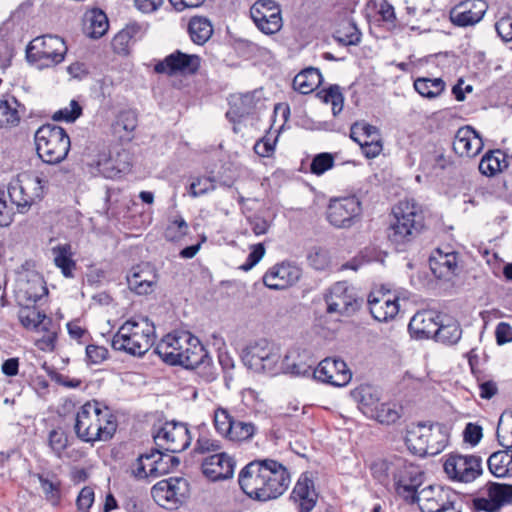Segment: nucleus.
<instances>
[{
    "label": "nucleus",
    "instance_id": "nucleus-42",
    "mask_svg": "<svg viewBox=\"0 0 512 512\" xmlns=\"http://www.w3.org/2000/svg\"><path fill=\"white\" fill-rule=\"evenodd\" d=\"M188 31L191 37V40L198 44L202 45L209 40L213 33V28L210 21L204 17H193L189 21Z\"/></svg>",
    "mask_w": 512,
    "mask_h": 512
},
{
    "label": "nucleus",
    "instance_id": "nucleus-4",
    "mask_svg": "<svg viewBox=\"0 0 512 512\" xmlns=\"http://www.w3.org/2000/svg\"><path fill=\"white\" fill-rule=\"evenodd\" d=\"M155 353L169 365L192 369L207 357V350L200 340L189 332L168 334L156 346Z\"/></svg>",
    "mask_w": 512,
    "mask_h": 512
},
{
    "label": "nucleus",
    "instance_id": "nucleus-55",
    "mask_svg": "<svg viewBox=\"0 0 512 512\" xmlns=\"http://www.w3.org/2000/svg\"><path fill=\"white\" fill-rule=\"evenodd\" d=\"M192 370H196L197 375L206 383L214 381L218 375L209 353H207V357L202 359L201 363L193 367Z\"/></svg>",
    "mask_w": 512,
    "mask_h": 512
},
{
    "label": "nucleus",
    "instance_id": "nucleus-53",
    "mask_svg": "<svg viewBox=\"0 0 512 512\" xmlns=\"http://www.w3.org/2000/svg\"><path fill=\"white\" fill-rule=\"evenodd\" d=\"M334 166V157L332 154L323 152L317 154L310 164V171L315 175H322Z\"/></svg>",
    "mask_w": 512,
    "mask_h": 512
},
{
    "label": "nucleus",
    "instance_id": "nucleus-27",
    "mask_svg": "<svg viewBox=\"0 0 512 512\" xmlns=\"http://www.w3.org/2000/svg\"><path fill=\"white\" fill-rule=\"evenodd\" d=\"M30 478L39 482L43 498L52 507H59L62 501V481L59 476L51 470L29 471Z\"/></svg>",
    "mask_w": 512,
    "mask_h": 512
},
{
    "label": "nucleus",
    "instance_id": "nucleus-2",
    "mask_svg": "<svg viewBox=\"0 0 512 512\" xmlns=\"http://www.w3.org/2000/svg\"><path fill=\"white\" fill-rule=\"evenodd\" d=\"M117 423L111 410L103 403L92 400L77 412L74 430L83 442L108 441L115 434Z\"/></svg>",
    "mask_w": 512,
    "mask_h": 512
},
{
    "label": "nucleus",
    "instance_id": "nucleus-40",
    "mask_svg": "<svg viewBox=\"0 0 512 512\" xmlns=\"http://www.w3.org/2000/svg\"><path fill=\"white\" fill-rule=\"evenodd\" d=\"M109 22L101 10H92L85 18V32L92 39H99L108 30Z\"/></svg>",
    "mask_w": 512,
    "mask_h": 512
},
{
    "label": "nucleus",
    "instance_id": "nucleus-10",
    "mask_svg": "<svg viewBox=\"0 0 512 512\" xmlns=\"http://www.w3.org/2000/svg\"><path fill=\"white\" fill-rule=\"evenodd\" d=\"M408 448L419 456H434L441 453L447 445L448 435L441 424H418L407 432Z\"/></svg>",
    "mask_w": 512,
    "mask_h": 512
},
{
    "label": "nucleus",
    "instance_id": "nucleus-48",
    "mask_svg": "<svg viewBox=\"0 0 512 512\" xmlns=\"http://www.w3.org/2000/svg\"><path fill=\"white\" fill-rule=\"evenodd\" d=\"M55 265L61 269L66 278L73 277V269L76 267L75 261L71 258L69 246H59L53 249Z\"/></svg>",
    "mask_w": 512,
    "mask_h": 512
},
{
    "label": "nucleus",
    "instance_id": "nucleus-33",
    "mask_svg": "<svg viewBox=\"0 0 512 512\" xmlns=\"http://www.w3.org/2000/svg\"><path fill=\"white\" fill-rule=\"evenodd\" d=\"M157 275L148 265H137L127 275V284L131 291L138 295H147L153 291Z\"/></svg>",
    "mask_w": 512,
    "mask_h": 512
},
{
    "label": "nucleus",
    "instance_id": "nucleus-25",
    "mask_svg": "<svg viewBox=\"0 0 512 512\" xmlns=\"http://www.w3.org/2000/svg\"><path fill=\"white\" fill-rule=\"evenodd\" d=\"M235 461L225 452L214 453L202 461V473L211 481L229 479L234 474Z\"/></svg>",
    "mask_w": 512,
    "mask_h": 512
},
{
    "label": "nucleus",
    "instance_id": "nucleus-56",
    "mask_svg": "<svg viewBox=\"0 0 512 512\" xmlns=\"http://www.w3.org/2000/svg\"><path fill=\"white\" fill-rule=\"evenodd\" d=\"M81 114L82 107L77 101L72 100L68 107H64L54 113L53 120L74 122Z\"/></svg>",
    "mask_w": 512,
    "mask_h": 512
},
{
    "label": "nucleus",
    "instance_id": "nucleus-41",
    "mask_svg": "<svg viewBox=\"0 0 512 512\" xmlns=\"http://www.w3.org/2000/svg\"><path fill=\"white\" fill-rule=\"evenodd\" d=\"M141 33V26L133 23L126 25L119 31L112 40V47L117 54H128L130 44L136 40L137 36Z\"/></svg>",
    "mask_w": 512,
    "mask_h": 512
},
{
    "label": "nucleus",
    "instance_id": "nucleus-20",
    "mask_svg": "<svg viewBox=\"0 0 512 512\" xmlns=\"http://www.w3.org/2000/svg\"><path fill=\"white\" fill-rule=\"evenodd\" d=\"M485 487L488 497L473 499L475 511L498 512L503 506L512 503V484L488 482Z\"/></svg>",
    "mask_w": 512,
    "mask_h": 512
},
{
    "label": "nucleus",
    "instance_id": "nucleus-35",
    "mask_svg": "<svg viewBox=\"0 0 512 512\" xmlns=\"http://www.w3.org/2000/svg\"><path fill=\"white\" fill-rule=\"evenodd\" d=\"M20 108L23 106L14 96L3 95L0 98V128L18 126L23 113Z\"/></svg>",
    "mask_w": 512,
    "mask_h": 512
},
{
    "label": "nucleus",
    "instance_id": "nucleus-19",
    "mask_svg": "<svg viewBox=\"0 0 512 512\" xmlns=\"http://www.w3.org/2000/svg\"><path fill=\"white\" fill-rule=\"evenodd\" d=\"M201 65V58L196 54H186L180 50H176L159 61L154 70L157 73L167 75H194L197 73Z\"/></svg>",
    "mask_w": 512,
    "mask_h": 512
},
{
    "label": "nucleus",
    "instance_id": "nucleus-29",
    "mask_svg": "<svg viewBox=\"0 0 512 512\" xmlns=\"http://www.w3.org/2000/svg\"><path fill=\"white\" fill-rule=\"evenodd\" d=\"M440 320V315L432 310L418 311L411 318L408 330L415 339L433 338Z\"/></svg>",
    "mask_w": 512,
    "mask_h": 512
},
{
    "label": "nucleus",
    "instance_id": "nucleus-50",
    "mask_svg": "<svg viewBox=\"0 0 512 512\" xmlns=\"http://www.w3.org/2000/svg\"><path fill=\"white\" fill-rule=\"evenodd\" d=\"M48 445L51 452L61 459L64 450L68 447V436L61 429H53L48 434Z\"/></svg>",
    "mask_w": 512,
    "mask_h": 512
},
{
    "label": "nucleus",
    "instance_id": "nucleus-26",
    "mask_svg": "<svg viewBox=\"0 0 512 512\" xmlns=\"http://www.w3.org/2000/svg\"><path fill=\"white\" fill-rule=\"evenodd\" d=\"M310 357L306 350L293 348L287 351L282 361L279 363V372L290 374L295 377L313 376V362H309Z\"/></svg>",
    "mask_w": 512,
    "mask_h": 512
},
{
    "label": "nucleus",
    "instance_id": "nucleus-28",
    "mask_svg": "<svg viewBox=\"0 0 512 512\" xmlns=\"http://www.w3.org/2000/svg\"><path fill=\"white\" fill-rule=\"evenodd\" d=\"M484 143L479 133L471 126L458 129L453 141V150L461 157H475L483 149Z\"/></svg>",
    "mask_w": 512,
    "mask_h": 512
},
{
    "label": "nucleus",
    "instance_id": "nucleus-60",
    "mask_svg": "<svg viewBox=\"0 0 512 512\" xmlns=\"http://www.w3.org/2000/svg\"><path fill=\"white\" fill-rule=\"evenodd\" d=\"M483 437V428L477 423L469 422L463 430V440L471 446H476Z\"/></svg>",
    "mask_w": 512,
    "mask_h": 512
},
{
    "label": "nucleus",
    "instance_id": "nucleus-6",
    "mask_svg": "<svg viewBox=\"0 0 512 512\" xmlns=\"http://www.w3.org/2000/svg\"><path fill=\"white\" fill-rule=\"evenodd\" d=\"M394 221L388 228V239L397 250L415 239L424 227V216L420 206L413 200L400 201L393 208Z\"/></svg>",
    "mask_w": 512,
    "mask_h": 512
},
{
    "label": "nucleus",
    "instance_id": "nucleus-54",
    "mask_svg": "<svg viewBox=\"0 0 512 512\" xmlns=\"http://www.w3.org/2000/svg\"><path fill=\"white\" fill-rule=\"evenodd\" d=\"M188 231V225L186 221L181 217H176L170 221L165 229V238L169 241H176L186 235Z\"/></svg>",
    "mask_w": 512,
    "mask_h": 512
},
{
    "label": "nucleus",
    "instance_id": "nucleus-21",
    "mask_svg": "<svg viewBox=\"0 0 512 512\" xmlns=\"http://www.w3.org/2000/svg\"><path fill=\"white\" fill-rule=\"evenodd\" d=\"M313 377L323 383L341 387L351 379V372L341 359L325 358L313 370Z\"/></svg>",
    "mask_w": 512,
    "mask_h": 512
},
{
    "label": "nucleus",
    "instance_id": "nucleus-14",
    "mask_svg": "<svg viewBox=\"0 0 512 512\" xmlns=\"http://www.w3.org/2000/svg\"><path fill=\"white\" fill-rule=\"evenodd\" d=\"M153 438L158 448L169 453L184 451L192 441L187 424L177 421L165 422Z\"/></svg>",
    "mask_w": 512,
    "mask_h": 512
},
{
    "label": "nucleus",
    "instance_id": "nucleus-39",
    "mask_svg": "<svg viewBox=\"0 0 512 512\" xmlns=\"http://www.w3.org/2000/svg\"><path fill=\"white\" fill-rule=\"evenodd\" d=\"M321 82V73L316 68H307L298 73L293 79V88L301 94H309Z\"/></svg>",
    "mask_w": 512,
    "mask_h": 512
},
{
    "label": "nucleus",
    "instance_id": "nucleus-31",
    "mask_svg": "<svg viewBox=\"0 0 512 512\" xmlns=\"http://www.w3.org/2000/svg\"><path fill=\"white\" fill-rule=\"evenodd\" d=\"M370 313L379 322H387L393 319L399 312L398 297L390 293L378 296L370 294L368 297Z\"/></svg>",
    "mask_w": 512,
    "mask_h": 512
},
{
    "label": "nucleus",
    "instance_id": "nucleus-51",
    "mask_svg": "<svg viewBox=\"0 0 512 512\" xmlns=\"http://www.w3.org/2000/svg\"><path fill=\"white\" fill-rule=\"evenodd\" d=\"M216 188L215 179L207 176H199L192 179L189 186V194L196 198L213 191Z\"/></svg>",
    "mask_w": 512,
    "mask_h": 512
},
{
    "label": "nucleus",
    "instance_id": "nucleus-36",
    "mask_svg": "<svg viewBox=\"0 0 512 512\" xmlns=\"http://www.w3.org/2000/svg\"><path fill=\"white\" fill-rule=\"evenodd\" d=\"M461 337V325L453 318L441 319L433 336L436 342L446 346L457 344Z\"/></svg>",
    "mask_w": 512,
    "mask_h": 512
},
{
    "label": "nucleus",
    "instance_id": "nucleus-63",
    "mask_svg": "<svg viewBox=\"0 0 512 512\" xmlns=\"http://www.w3.org/2000/svg\"><path fill=\"white\" fill-rule=\"evenodd\" d=\"M424 161L426 164H430L433 170H444L451 164L449 158L445 156L442 150L427 153Z\"/></svg>",
    "mask_w": 512,
    "mask_h": 512
},
{
    "label": "nucleus",
    "instance_id": "nucleus-46",
    "mask_svg": "<svg viewBox=\"0 0 512 512\" xmlns=\"http://www.w3.org/2000/svg\"><path fill=\"white\" fill-rule=\"evenodd\" d=\"M333 38L343 46L358 45L361 41V32L354 22H347L335 32Z\"/></svg>",
    "mask_w": 512,
    "mask_h": 512
},
{
    "label": "nucleus",
    "instance_id": "nucleus-43",
    "mask_svg": "<svg viewBox=\"0 0 512 512\" xmlns=\"http://www.w3.org/2000/svg\"><path fill=\"white\" fill-rule=\"evenodd\" d=\"M445 82L441 78H426L420 77L414 81L415 90L422 96L428 99H435L440 96L445 90Z\"/></svg>",
    "mask_w": 512,
    "mask_h": 512
},
{
    "label": "nucleus",
    "instance_id": "nucleus-23",
    "mask_svg": "<svg viewBox=\"0 0 512 512\" xmlns=\"http://www.w3.org/2000/svg\"><path fill=\"white\" fill-rule=\"evenodd\" d=\"M487 9L485 0H465L450 10V20L458 27L474 26L482 20Z\"/></svg>",
    "mask_w": 512,
    "mask_h": 512
},
{
    "label": "nucleus",
    "instance_id": "nucleus-32",
    "mask_svg": "<svg viewBox=\"0 0 512 512\" xmlns=\"http://www.w3.org/2000/svg\"><path fill=\"white\" fill-rule=\"evenodd\" d=\"M257 91L248 92L246 94L232 96L229 104L230 108L226 112V117L231 122H239L242 118L249 116L259 109L262 101L256 97Z\"/></svg>",
    "mask_w": 512,
    "mask_h": 512
},
{
    "label": "nucleus",
    "instance_id": "nucleus-11",
    "mask_svg": "<svg viewBox=\"0 0 512 512\" xmlns=\"http://www.w3.org/2000/svg\"><path fill=\"white\" fill-rule=\"evenodd\" d=\"M420 510L422 512H462V496L449 487L428 486L418 495Z\"/></svg>",
    "mask_w": 512,
    "mask_h": 512
},
{
    "label": "nucleus",
    "instance_id": "nucleus-5",
    "mask_svg": "<svg viewBox=\"0 0 512 512\" xmlns=\"http://www.w3.org/2000/svg\"><path fill=\"white\" fill-rule=\"evenodd\" d=\"M155 326L147 317L125 321L114 334L111 346L134 357L144 356L155 342Z\"/></svg>",
    "mask_w": 512,
    "mask_h": 512
},
{
    "label": "nucleus",
    "instance_id": "nucleus-18",
    "mask_svg": "<svg viewBox=\"0 0 512 512\" xmlns=\"http://www.w3.org/2000/svg\"><path fill=\"white\" fill-rule=\"evenodd\" d=\"M324 298L328 314L349 315L359 308L353 289L346 281L333 284Z\"/></svg>",
    "mask_w": 512,
    "mask_h": 512
},
{
    "label": "nucleus",
    "instance_id": "nucleus-3",
    "mask_svg": "<svg viewBox=\"0 0 512 512\" xmlns=\"http://www.w3.org/2000/svg\"><path fill=\"white\" fill-rule=\"evenodd\" d=\"M374 471L380 473L378 479L382 482L391 479L395 493L408 503L418 501V488L423 484L424 472L421 467L396 457L383 460L374 465Z\"/></svg>",
    "mask_w": 512,
    "mask_h": 512
},
{
    "label": "nucleus",
    "instance_id": "nucleus-47",
    "mask_svg": "<svg viewBox=\"0 0 512 512\" xmlns=\"http://www.w3.org/2000/svg\"><path fill=\"white\" fill-rule=\"evenodd\" d=\"M255 432L256 427L252 422L234 420L226 438L235 442H243L250 440Z\"/></svg>",
    "mask_w": 512,
    "mask_h": 512
},
{
    "label": "nucleus",
    "instance_id": "nucleus-15",
    "mask_svg": "<svg viewBox=\"0 0 512 512\" xmlns=\"http://www.w3.org/2000/svg\"><path fill=\"white\" fill-rule=\"evenodd\" d=\"M189 484L181 477H170L157 482L151 488V496L161 507L172 509L181 504L187 497Z\"/></svg>",
    "mask_w": 512,
    "mask_h": 512
},
{
    "label": "nucleus",
    "instance_id": "nucleus-64",
    "mask_svg": "<svg viewBox=\"0 0 512 512\" xmlns=\"http://www.w3.org/2000/svg\"><path fill=\"white\" fill-rule=\"evenodd\" d=\"M94 489L90 486H85L81 489L76 499V505L80 512H88L94 503Z\"/></svg>",
    "mask_w": 512,
    "mask_h": 512
},
{
    "label": "nucleus",
    "instance_id": "nucleus-9",
    "mask_svg": "<svg viewBox=\"0 0 512 512\" xmlns=\"http://www.w3.org/2000/svg\"><path fill=\"white\" fill-rule=\"evenodd\" d=\"M241 360L255 373L276 375L279 373L281 360L280 348L267 339H258L243 348Z\"/></svg>",
    "mask_w": 512,
    "mask_h": 512
},
{
    "label": "nucleus",
    "instance_id": "nucleus-38",
    "mask_svg": "<svg viewBox=\"0 0 512 512\" xmlns=\"http://www.w3.org/2000/svg\"><path fill=\"white\" fill-rule=\"evenodd\" d=\"M490 472L496 477L512 475V449L500 450L492 453L487 461Z\"/></svg>",
    "mask_w": 512,
    "mask_h": 512
},
{
    "label": "nucleus",
    "instance_id": "nucleus-17",
    "mask_svg": "<svg viewBox=\"0 0 512 512\" xmlns=\"http://www.w3.org/2000/svg\"><path fill=\"white\" fill-rule=\"evenodd\" d=\"M250 16L264 34L272 35L282 28L281 9L274 0L256 1L250 8Z\"/></svg>",
    "mask_w": 512,
    "mask_h": 512
},
{
    "label": "nucleus",
    "instance_id": "nucleus-44",
    "mask_svg": "<svg viewBox=\"0 0 512 512\" xmlns=\"http://www.w3.org/2000/svg\"><path fill=\"white\" fill-rule=\"evenodd\" d=\"M158 454V449H152L149 453L141 454L137 459L130 465V473L135 479L141 480L151 477L149 468L155 457Z\"/></svg>",
    "mask_w": 512,
    "mask_h": 512
},
{
    "label": "nucleus",
    "instance_id": "nucleus-57",
    "mask_svg": "<svg viewBox=\"0 0 512 512\" xmlns=\"http://www.w3.org/2000/svg\"><path fill=\"white\" fill-rule=\"evenodd\" d=\"M357 130H361V135L367 140L375 138V136H379V130L377 127L365 122H356L351 126L350 130V138L356 143H360V141H362V139L357 136Z\"/></svg>",
    "mask_w": 512,
    "mask_h": 512
},
{
    "label": "nucleus",
    "instance_id": "nucleus-13",
    "mask_svg": "<svg viewBox=\"0 0 512 512\" xmlns=\"http://www.w3.org/2000/svg\"><path fill=\"white\" fill-rule=\"evenodd\" d=\"M362 215V204L355 195L330 199L326 208V219L337 229H349L358 223Z\"/></svg>",
    "mask_w": 512,
    "mask_h": 512
},
{
    "label": "nucleus",
    "instance_id": "nucleus-37",
    "mask_svg": "<svg viewBox=\"0 0 512 512\" xmlns=\"http://www.w3.org/2000/svg\"><path fill=\"white\" fill-rule=\"evenodd\" d=\"M510 158L501 150L487 152L479 163V171L485 176H494L509 166Z\"/></svg>",
    "mask_w": 512,
    "mask_h": 512
},
{
    "label": "nucleus",
    "instance_id": "nucleus-59",
    "mask_svg": "<svg viewBox=\"0 0 512 512\" xmlns=\"http://www.w3.org/2000/svg\"><path fill=\"white\" fill-rule=\"evenodd\" d=\"M137 127V115L134 111H123L118 116L115 124L116 130H124L128 134L132 133Z\"/></svg>",
    "mask_w": 512,
    "mask_h": 512
},
{
    "label": "nucleus",
    "instance_id": "nucleus-61",
    "mask_svg": "<svg viewBox=\"0 0 512 512\" xmlns=\"http://www.w3.org/2000/svg\"><path fill=\"white\" fill-rule=\"evenodd\" d=\"M221 449L220 442L218 440L211 439L207 436H199L195 443L194 453L205 454V453H218Z\"/></svg>",
    "mask_w": 512,
    "mask_h": 512
},
{
    "label": "nucleus",
    "instance_id": "nucleus-16",
    "mask_svg": "<svg viewBox=\"0 0 512 512\" xmlns=\"http://www.w3.org/2000/svg\"><path fill=\"white\" fill-rule=\"evenodd\" d=\"M444 471L451 480L469 483L482 474V459L476 455L451 454L444 462Z\"/></svg>",
    "mask_w": 512,
    "mask_h": 512
},
{
    "label": "nucleus",
    "instance_id": "nucleus-58",
    "mask_svg": "<svg viewBox=\"0 0 512 512\" xmlns=\"http://www.w3.org/2000/svg\"><path fill=\"white\" fill-rule=\"evenodd\" d=\"M233 417L226 409L218 408L214 413V425L216 430L223 436H227L230 426H232Z\"/></svg>",
    "mask_w": 512,
    "mask_h": 512
},
{
    "label": "nucleus",
    "instance_id": "nucleus-22",
    "mask_svg": "<svg viewBox=\"0 0 512 512\" xmlns=\"http://www.w3.org/2000/svg\"><path fill=\"white\" fill-rule=\"evenodd\" d=\"M302 270L291 262H282L271 267L263 276V283L273 290L288 288L299 281Z\"/></svg>",
    "mask_w": 512,
    "mask_h": 512
},
{
    "label": "nucleus",
    "instance_id": "nucleus-8",
    "mask_svg": "<svg viewBox=\"0 0 512 512\" xmlns=\"http://www.w3.org/2000/svg\"><path fill=\"white\" fill-rule=\"evenodd\" d=\"M38 156L48 164H58L68 155L71 142L65 129L54 125H42L35 133Z\"/></svg>",
    "mask_w": 512,
    "mask_h": 512
},
{
    "label": "nucleus",
    "instance_id": "nucleus-34",
    "mask_svg": "<svg viewBox=\"0 0 512 512\" xmlns=\"http://www.w3.org/2000/svg\"><path fill=\"white\" fill-rule=\"evenodd\" d=\"M351 397L357 402L360 411L370 418L381 401L382 393L376 386L362 384L351 391Z\"/></svg>",
    "mask_w": 512,
    "mask_h": 512
},
{
    "label": "nucleus",
    "instance_id": "nucleus-24",
    "mask_svg": "<svg viewBox=\"0 0 512 512\" xmlns=\"http://www.w3.org/2000/svg\"><path fill=\"white\" fill-rule=\"evenodd\" d=\"M290 499L296 505L298 512H311L315 508L318 493L308 472L300 475L291 492Z\"/></svg>",
    "mask_w": 512,
    "mask_h": 512
},
{
    "label": "nucleus",
    "instance_id": "nucleus-52",
    "mask_svg": "<svg viewBox=\"0 0 512 512\" xmlns=\"http://www.w3.org/2000/svg\"><path fill=\"white\" fill-rule=\"evenodd\" d=\"M308 263L315 270H325L330 266V256L326 249L314 247L310 250L307 256Z\"/></svg>",
    "mask_w": 512,
    "mask_h": 512
},
{
    "label": "nucleus",
    "instance_id": "nucleus-49",
    "mask_svg": "<svg viewBox=\"0 0 512 512\" xmlns=\"http://www.w3.org/2000/svg\"><path fill=\"white\" fill-rule=\"evenodd\" d=\"M318 95L325 103L332 104V112L334 116L338 115L342 111L344 97L338 85H332L328 89H324L319 92Z\"/></svg>",
    "mask_w": 512,
    "mask_h": 512
},
{
    "label": "nucleus",
    "instance_id": "nucleus-12",
    "mask_svg": "<svg viewBox=\"0 0 512 512\" xmlns=\"http://www.w3.org/2000/svg\"><path fill=\"white\" fill-rule=\"evenodd\" d=\"M67 52L64 40L56 35H43L34 38L26 49L27 59L39 63L40 67H50L61 63Z\"/></svg>",
    "mask_w": 512,
    "mask_h": 512
},
{
    "label": "nucleus",
    "instance_id": "nucleus-45",
    "mask_svg": "<svg viewBox=\"0 0 512 512\" xmlns=\"http://www.w3.org/2000/svg\"><path fill=\"white\" fill-rule=\"evenodd\" d=\"M377 406L375 413H373L370 419L385 425L394 424L400 419L401 413L395 404L380 401Z\"/></svg>",
    "mask_w": 512,
    "mask_h": 512
},
{
    "label": "nucleus",
    "instance_id": "nucleus-1",
    "mask_svg": "<svg viewBox=\"0 0 512 512\" xmlns=\"http://www.w3.org/2000/svg\"><path fill=\"white\" fill-rule=\"evenodd\" d=\"M290 482L288 469L269 458L249 462L238 475V484L243 493L260 502L277 499L285 493Z\"/></svg>",
    "mask_w": 512,
    "mask_h": 512
},
{
    "label": "nucleus",
    "instance_id": "nucleus-7",
    "mask_svg": "<svg viewBox=\"0 0 512 512\" xmlns=\"http://www.w3.org/2000/svg\"><path fill=\"white\" fill-rule=\"evenodd\" d=\"M47 186L48 180L43 173L37 175L25 173L11 181L7 191L17 212L25 214L32 205L43 199Z\"/></svg>",
    "mask_w": 512,
    "mask_h": 512
},
{
    "label": "nucleus",
    "instance_id": "nucleus-30",
    "mask_svg": "<svg viewBox=\"0 0 512 512\" xmlns=\"http://www.w3.org/2000/svg\"><path fill=\"white\" fill-rule=\"evenodd\" d=\"M429 263L437 278L448 279L458 270V254L449 247L437 248L430 257Z\"/></svg>",
    "mask_w": 512,
    "mask_h": 512
},
{
    "label": "nucleus",
    "instance_id": "nucleus-62",
    "mask_svg": "<svg viewBox=\"0 0 512 512\" xmlns=\"http://www.w3.org/2000/svg\"><path fill=\"white\" fill-rule=\"evenodd\" d=\"M156 449H158V454L155 457V460H153L148 472V474L151 475V478H157L171 472L168 462L164 460V452H162V449L158 447Z\"/></svg>",
    "mask_w": 512,
    "mask_h": 512
}]
</instances>
